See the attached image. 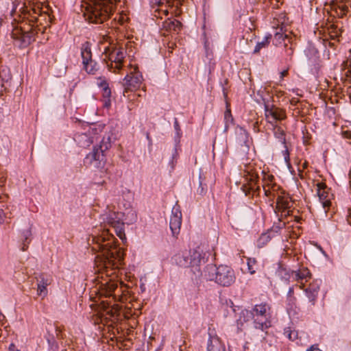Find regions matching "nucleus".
I'll use <instances>...</instances> for the list:
<instances>
[{"mask_svg": "<svg viewBox=\"0 0 351 351\" xmlns=\"http://www.w3.org/2000/svg\"><path fill=\"white\" fill-rule=\"evenodd\" d=\"M110 224L112 228H113L115 230L117 235L123 241L126 240V237L124 231V223L119 221H112L110 222Z\"/></svg>", "mask_w": 351, "mask_h": 351, "instance_id": "dca6fc26", "label": "nucleus"}, {"mask_svg": "<svg viewBox=\"0 0 351 351\" xmlns=\"http://www.w3.org/2000/svg\"><path fill=\"white\" fill-rule=\"evenodd\" d=\"M170 228L173 235L179 234L182 224V213L180 206L176 205L172 209V213L170 217Z\"/></svg>", "mask_w": 351, "mask_h": 351, "instance_id": "9d476101", "label": "nucleus"}, {"mask_svg": "<svg viewBox=\"0 0 351 351\" xmlns=\"http://www.w3.org/2000/svg\"><path fill=\"white\" fill-rule=\"evenodd\" d=\"M215 270V281L223 286L231 285L235 280L233 270L226 265H219Z\"/></svg>", "mask_w": 351, "mask_h": 351, "instance_id": "423d86ee", "label": "nucleus"}, {"mask_svg": "<svg viewBox=\"0 0 351 351\" xmlns=\"http://www.w3.org/2000/svg\"><path fill=\"white\" fill-rule=\"evenodd\" d=\"M119 309V306L117 305L116 306V310H118Z\"/></svg>", "mask_w": 351, "mask_h": 351, "instance_id": "09e8293b", "label": "nucleus"}, {"mask_svg": "<svg viewBox=\"0 0 351 351\" xmlns=\"http://www.w3.org/2000/svg\"><path fill=\"white\" fill-rule=\"evenodd\" d=\"M164 14L167 16L168 14V11L167 10H164Z\"/></svg>", "mask_w": 351, "mask_h": 351, "instance_id": "37998d69", "label": "nucleus"}, {"mask_svg": "<svg viewBox=\"0 0 351 351\" xmlns=\"http://www.w3.org/2000/svg\"><path fill=\"white\" fill-rule=\"evenodd\" d=\"M256 261L255 258H247V267H248V271L251 274H254L255 273V269H254V265H256Z\"/></svg>", "mask_w": 351, "mask_h": 351, "instance_id": "cd10ccee", "label": "nucleus"}, {"mask_svg": "<svg viewBox=\"0 0 351 351\" xmlns=\"http://www.w3.org/2000/svg\"><path fill=\"white\" fill-rule=\"evenodd\" d=\"M170 165H171V169H173L174 165H175L173 159H172V160H171V162H170Z\"/></svg>", "mask_w": 351, "mask_h": 351, "instance_id": "a19ab883", "label": "nucleus"}, {"mask_svg": "<svg viewBox=\"0 0 351 351\" xmlns=\"http://www.w3.org/2000/svg\"><path fill=\"white\" fill-rule=\"evenodd\" d=\"M268 309L266 304H259L254 306L253 311L256 316L266 317Z\"/></svg>", "mask_w": 351, "mask_h": 351, "instance_id": "4be33fe9", "label": "nucleus"}, {"mask_svg": "<svg viewBox=\"0 0 351 351\" xmlns=\"http://www.w3.org/2000/svg\"><path fill=\"white\" fill-rule=\"evenodd\" d=\"M108 59L111 62V68L114 72H118L122 67L124 53L121 48H114L108 53Z\"/></svg>", "mask_w": 351, "mask_h": 351, "instance_id": "1a4fd4ad", "label": "nucleus"}, {"mask_svg": "<svg viewBox=\"0 0 351 351\" xmlns=\"http://www.w3.org/2000/svg\"><path fill=\"white\" fill-rule=\"evenodd\" d=\"M287 38V35H285L283 33L276 32L274 37H271L272 43L276 46L281 45L285 39Z\"/></svg>", "mask_w": 351, "mask_h": 351, "instance_id": "b1692460", "label": "nucleus"}, {"mask_svg": "<svg viewBox=\"0 0 351 351\" xmlns=\"http://www.w3.org/2000/svg\"><path fill=\"white\" fill-rule=\"evenodd\" d=\"M348 11V7L345 5H339L336 9V13L339 17H343L346 14Z\"/></svg>", "mask_w": 351, "mask_h": 351, "instance_id": "c85d7f7f", "label": "nucleus"}, {"mask_svg": "<svg viewBox=\"0 0 351 351\" xmlns=\"http://www.w3.org/2000/svg\"><path fill=\"white\" fill-rule=\"evenodd\" d=\"M265 116L267 122L271 123L274 121L285 120L287 118L285 110L274 105H265Z\"/></svg>", "mask_w": 351, "mask_h": 351, "instance_id": "6e6552de", "label": "nucleus"}, {"mask_svg": "<svg viewBox=\"0 0 351 351\" xmlns=\"http://www.w3.org/2000/svg\"><path fill=\"white\" fill-rule=\"evenodd\" d=\"M51 284V279L45 278L43 276H40V280L38 283L37 294L43 298L47 295V287Z\"/></svg>", "mask_w": 351, "mask_h": 351, "instance_id": "4468645a", "label": "nucleus"}, {"mask_svg": "<svg viewBox=\"0 0 351 351\" xmlns=\"http://www.w3.org/2000/svg\"><path fill=\"white\" fill-rule=\"evenodd\" d=\"M343 66L344 69L348 68V70L351 69V58L344 62Z\"/></svg>", "mask_w": 351, "mask_h": 351, "instance_id": "72a5a7b5", "label": "nucleus"}, {"mask_svg": "<svg viewBox=\"0 0 351 351\" xmlns=\"http://www.w3.org/2000/svg\"><path fill=\"white\" fill-rule=\"evenodd\" d=\"M319 287L316 285H310L309 287L305 289V298L304 303L305 304L314 305L315 300L317 296Z\"/></svg>", "mask_w": 351, "mask_h": 351, "instance_id": "f8f14e48", "label": "nucleus"}, {"mask_svg": "<svg viewBox=\"0 0 351 351\" xmlns=\"http://www.w3.org/2000/svg\"><path fill=\"white\" fill-rule=\"evenodd\" d=\"M181 26V23L176 19L166 20L162 24V28L168 32H178L180 29Z\"/></svg>", "mask_w": 351, "mask_h": 351, "instance_id": "f3484780", "label": "nucleus"}, {"mask_svg": "<svg viewBox=\"0 0 351 351\" xmlns=\"http://www.w3.org/2000/svg\"><path fill=\"white\" fill-rule=\"evenodd\" d=\"M316 189L319 202L324 208V213H326L331 206V200L333 198V195L324 182H317L316 184Z\"/></svg>", "mask_w": 351, "mask_h": 351, "instance_id": "0eeeda50", "label": "nucleus"}, {"mask_svg": "<svg viewBox=\"0 0 351 351\" xmlns=\"http://www.w3.org/2000/svg\"><path fill=\"white\" fill-rule=\"evenodd\" d=\"M303 286H304V285H303V284H301V285H300V289H303Z\"/></svg>", "mask_w": 351, "mask_h": 351, "instance_id": "49530a36", "label": "nucleus"}, {"mask_svg": "<svg viewBox=\"0 0 351 351\" xmlns=\"http://www.w3.org/2000/svg\"><path fill=\"white\" fill-rule=\"evenodd\" d=\"M224 118L226 121V123H232L233 121V117L231 114V110L229 106H227L226 110L225 111Z\"/></svg>", "mask_w": 351, "mask_h": 351, "instance_id": "c756f323", "label": "nucleus"}, {"mask_svg": "<svg viewBox=\"0 0 351 351\" xmlns=\"http://www.w3.org/2000/svg\"><path fill=\"white\" fill-rule=\"evenodd\" d=\"M116 0H90L84 12L86 20L93 23H102L114 11Z\"/></svg>", "mask_w": 351, "mask_h": 351, "instance_id": "f03ea898", "label": "nucleus"}, {"mask_svg": "<svg viewBox=\"0 0 351 351\" xmlns=\"http://www.w3.org/2000/svg\"><path fill=\"white\" fill-rule=\"evenodd\" d=\"M291 104L295 103V100H293V99L291 100Z\"/></svg>", "mask_w": 351, "mask_h": 351, "instance_id": "de8ad7c7", "label": "nucleus"}, {"mask_svg": "<svg viewBox=\"0 0 351 351\" xmlns=\"http://www.w3.org/2000/svg\"><path fill=\"white\" fill-rule=\"evenodd\" d=\"M346 77H350L351 80V69H348V71L346 73Z\"/></svg>", "mask_w": 351, "mask_h": 351, "instance_id": "58836bf2", "label": "nucleus"}, {"mask_svg": "<svg viewBox=\"0 0 351 351\" xmlns=\"http://www.w3.org/2000/svg\"><path fill=\"white\" fill-rule=\"evenodd\" d=\"M209 254L208 246L202 244L190 250L187 256L176 254L174 261L180 267H189L191 272L199 277L202 275V267L207 262Z\"/></svg>", "mask_w": 351, "mask_h": 351, "instance_id": "f257e3e1", "label": "nucleus"}, {"mask_svg": "<svg viewBox=\"0 0 351 351\" xmlns=\"http://www.w3.org/2000/svg\"><path fill=\"white\" fill-rule=\"evenodd\" d=\"M204 180V178H202L200 174L197 176L193 180V185L195 189H197V191L199 193L202 194L204 192V184L203 181Z\"/></svg>", "mask_w": 351, "mask_h": 351, "instance_id": "5701e85b", "label": "nucleus"}, {"mask_svg": "<svg viewBox=\"0 0 351 351\" xmlns=\"http://www.w3.org/2000/svg\"><path fill=\"white\" fill-rule=\"evenodd\" d=\"M271 39V35L265 36V38H264V40L263 41L259 42L256 44L254 52L258 53L260 51V50L262 48L266 47L269 45Z\"/></svg>", "mask_w": 351, "mask_h": 351, "instance_id": "393cba45", "label": "nucleus"}, {"mask_svg": "<svg viewBox=\"0 0 351 351\" xmlns=\"http://www.w3.org/2000/svg\"><path fill=\"white\" fill-rule=\"evenodd\" d=\"M293 294V288H290L289 290V295H292Z\"/></svg>", "mask_w": 351, "mask_h": 351, "instance_id": "ea45409f", "label": "nucleus"}, {"mask_svg": "<svg viewBox=\"0 0 351 351\" xmlns=\"http://www.w3.org/2000/svg\"><path fill=\"white\" fill-rule=\"evenodd\" d=\"M95 83L96 85L102 90L103 97L107 99L108 102H110L111 90L106 78L104 77H99L96 79Z\"/></svg>", "mask_w": 351, "mask_h": 351, "instance_id": "ddd939ff", "label": "nucleus"}, {"mask_svg": "<svg viewBox=\"0 0 351 351\" xmlns=\"http://www.w3.org/2000/svg\"><path fill=\"white\" fill-rule=\"evenodd\" d=\"M104 152H101V150L99 149V147L96 146V147H94L92 152L88 155V157H90L91 160L101 161V160H104Z\"/></svg>", "mask_w": 351, "mask_h": 351, "instance_id": "412c9836", "label": "nucleus"}, {"mask_svg": "<svg viewBox=\"0 0 351 351\" xmlns=\"http://www.w3.org/2000/svg\"><path fill=\"white\" fill-rule=\"evenodd\" d=\"M123 95L130 97V92H135L141 88L143 82V76L138 70V68L134 67L130 74H128L124 78Z\"/></svg>", "mask_w": 351, "mask_h": 351, "instance_id": "20e7f679", "label": "nucleus"}, {"mask_svg": "<svg viewBox=\"0 0 351 351\" xmlns=\"http://www.w3.org/2000/svg\"><path fill=\"white\" fill-rule=\"evenodd\" d=\"M265 194H266V195H267V196H268V195H269L268 191H265Z\"/></svg>", "mask_w": 351, "mask_h": 351, "instance_id": "a18cd8bd", "label": "nucleus"}, {"mask_svg": "<svg viewBox=\"0 0 351 351\" xmlns=\"http://www.w3.org/2000/svg\"><path fill=\"white\" fill-rule=\"evenodd\" d=\"M286 333H288V337L291 340H294L298 337V333L295 331H291L290 329L287 330Z\"/></svg>", "mask_w": 351, "mask_h": 351, "instance_id": "7c9ffc66", "label": "nucleus"}, {"mask_svg": "<svg viewBox=\"0 0 351 351\" xmlns=\"http://www.w3.org/2000/svg\"><path fill=\"white\" fill-rule=\"evenodd\" d=\"M111 136L110 132H107L103 136V138L99 145V149L101 152H105L108 150L111 147Z\"/></svg>", "mask_w": 351, "mask_h": 351, "instance_id": "6ab92c4d", "label": "nucleus"}, {"mask_svg": "<svg viewBox=\"0 0 351 351\" xmlns=\"http://www.w3.org/2000/svg\"><path fill=\"white\" fill-rule=\"evenodd\" d=\"M81 56L85 71L90 75L96 74L99 67L92 58V52L89 43L86 42L82 45L81 48Z\"/></svg>", "mask_w": 351, "mask_h": 351, "instance_id": "39448f33", "label": "nucleus"}, {"mask_svg": "<svg viewBox=\"0 0 351 351\" xmlns=\"http://www.w3.org/2000/svg\"><path fill=\"white\" fill-rule=\"evenodd\" d=\"M306 351H322L318 344H313L309 348L306 350Z\"/></svg>", "mask_w": 351, "mask_h": 351, "instance_id": "473e14b6", "label": "nucleus"}, {"mask_svg": "<svg viewBox=\"0 0 351 351\" xmlns=\"http://www.w3.org/2000/svg\"><path fill=\"white\" fill-rule=\"evenodd\" d=\"M306 167V163H304V167Z\"/></svg>", "mask_w": 351, "mask_h": 351, "instance_id": "8fccbe9b", "label": "nucleus"}, {"mask_svg": "<svg viewBox=\"0 0 351 351\" xmlns=\"http://www.w3.org/2000/svg\"><path fill=\"white\" fill-rule=\"evenodd\" d=\"M106 293L108 295H110L111 293L114 291V290L117 288V283L114 281L107 282L105 285Z\"/></svg>", "mask_w": 351, "mask_h": 351, "instance_id": "bb28decb", "label": "nucleus"}, {"mask_svg": "<svg viewBox=\"0 0 351 351\" xmlns=\"http://www.w3.org/2000/svg\"><path fill=\"white\" fill-rule=\"evenodd\" d=\"M288 75V70L287 69H285V70H283L281 73H280V77H281V79H283L284 77L287 76Z\"/></svg>", "mask_w": 351, "mask_h": 351, "instance_id": "e433bc0d", "label": "nucleus"}, {"mask_svg": "<svg viewBox=\"0 0 351 351\" xmlns=\"http://www.w3.org/2000/svg\"><path fill=\"white\" fill-rule=\"evenodd\" d=\"M271 241V237L267 233L261 234L258 240V246L263 247L266 245Z\"/></svg>", "mask_w": 351, "mask_h": 351, "instance_id": "a878e982", "label": "nucleus"}, {"mask_svg": "<svg viewBox=\"0 0 351 351\" xmlns=\"http://www.w3.org/2000/svg\"><path fill=\"white\" fill-rule=\"evenodd\" d=\"M274 137L276 140V143L284 145L285 150L282 151V154H283L285 162L287 164H289V161H290L289 152L288 148L286 145L285 132L280 126H275L274 128Z\"/></svg>", "mask_w": 351, "mask_h": 351, "instance_id": "9b49d317", "label": "nucleus"}, {"mask_svg": "<svg viewBox=\"0 0 351 351\" xmlns=\"http://www.w3.org/2000/svg\"><path fill=\"white\" fill-rule=\"evenodd\" d=\"M32 10H33L34 13L36 14V8H33Z\"/></svg>", "mask_w": 351, "mask_h": 351, "instance_id": "c03bdc74", "label": "nucleus"}, {"mask_svg": "<svg viewBox=\"0 0 351 351\" xmlns=\"http://www.w3.org/2000/svg\"><path fill=\"white\" fill-rule=\"evenodd\" d=\"M245 173H247V174H249L250 176V178H248L250 181L251 182H255L256 181V179L257 178V175L256 173L254 172H250V171H244Z\"/></svg>", "mask_w": 351, "mask_h": 351, "instance_id": "2f4dec72", "label": "nucleus"}, {"mask_svg": "<svg viewBox=\"0 0 351 351\" xmlns=\"http://www.w3.org/2000/svg\"><path fill=\"white\" fill-rule=\"evenodd\" d=\"M105 232L97 238H93V240L96 242L97 247H94L95 250L101 251L103 255L106 256L107 261L105 263L106 267L108 265L118 267V263L121 261L123 254L115 247H113L112 242H109V238L106 239Z\"/></svg>", "mask_w": 351, "mask_h": 351, "instance_id": "7ed1b4c3", "label": "nucleus"}, {"mask_svg": "<svg viewBox=\"0 0 351 351\" xmlns=\"http://www.w3.org/2000/svg\"><path fill=\"white\" fill-rule=\"evenodd\" d=\"M10 328L7 325L5 316L0 313V342H3L8 337Z\"/></svg>", "mask_w": 351, "mask_h": 351, "instance_id": "2eb2a0df", "label": "nucleus"}, {"mask_svg": "<svg viewBox=\"0 0 351 351\" xmlns=\"http://www.w3.org/2000/svg\"><path fill=\"white\" fill-rule=\"evenodd\" d=\"M5 217V214L3 213L2 210H0V223L3 221Z\"/></svg>", "mask_w": 351, "mask_h": 351, "instance_id": "4c0bfd02", "label": "nucleus"}, {"mask_svg": "<svg viewBox=\"0 0 351 351\" xmlns=\"http://www.w3.org/2000/svg\"><path fill=\"white\" fill-rule=\"evenodd\" d=\"M289 197L285 195H277L276 197V208L278 210L284 211L289 206Z\"/></svg>", "mask_w": 351, "mask_h": 351, "instance_id": "a211bd4d", "label": "nucleus"}, {"mask_svg": "<svg viewBox=\"0 0 351 351\" xmlns=\"http://www.w3.org/2000/svg\"><path fill=\"white\" fill-rule=\"evenodd\" d=\"M175 125H176V127L177 128H179V125H178V121H175Z\"/></svg>", "mask_w": 351, "mask_h": 351, "instance_id": "79ce46f5", "label": "nucleus"}, {"mask_svg": "<svg viewBox=\"0 0 351 351\" xmlns=\"http://www.w3.org/2000/svg\"><path fill=\"white\" fill-rule=\"evenodd\" d=\"M8 351H20V350L16 348V346L14 343H11L8 348Z\"/></svg>", "mask_w": 351, "mask_h": 351, "instance_id": "c9c22d12", "label": "nucleus"}, {"mask_svg": "<svg viewBox=\"0 0 351 351\" xmlns=\"http://www.w3.org/2000/svg\"><path fill=\"white\" fill-rule=\"evenodd\" d=\"M294 274L295 280L298 281L300 280L306 279L311 278V273L308 269L306 267L298 269V271H293Z\"/></svg>", "mask_w": 351, "mask_h": 351, "instance_id": "aec40b11", "label": "nucleus"}, {"mask_svg": "<svg viewBox=\"0 0 351 351\" xmlns=\"http://www.w3.org/2000/svg\"><path fill=\"white\" fill-rule=\"evenodd\" d=\"M342 135L345 138L351 139V132L350 131H343L342 132Z\"/></svg>", "mask_w": 351, "mask_h": 351, "instance_id": "f704fd0d", "label": "nucleus"}]
</instances>
